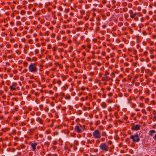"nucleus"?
<instances>
[{
    "mask_svg": "<svg viewBox=\"0 0 156 156\" xmlns=\"http://www.w3.org/2000/svg\"><path fill=\"white\" fill-rule=\"evenodd\" d=\"M138 77V76L137 75H136L134 76V80L137 79Z\"/></svg>",
    "mask_w": 156,
    "mask_h": 156,
    "instance_id": "55",
    "label": "nucleus"
},
{
    "mask_svg": "<svg viewBox=\"0 0 156 156\" xmlns=\"http://www.w3.org/2000/svg\"><path fill=\"white\" fill-rule=\"evenodd\" d=\"M144 97L143 96H141L140 98V100L142 101L144 99Z\"/></svg>",
    "mask_w": 156,
    "mask_h": 156,
    "instance_id": "53",
    "label": "nucleus"
},
{
    "mask_svg": "<svg viewBox=\"0 0 156 156\" xmlns=\"http://www.w3.org/2000/svg\"><path fill=\"white\" fill-rule=\"evenodd\" d=\"M105 138H106L105 137H102L101 139V140L102 142H104L105 140Z\"/></svg>",
    "mask_w": 156,
    "mask_h": 156,
    "instance_id": "45",
    "label": "nucleus"
},
{
    "mask_svg": "<svg viewBox=\"0 0 156 156\" xmlns=\"http://www.w3.org/2000/svg\"><path fill=\"white\" fill-rule=\"evenodd\" d=\"M130 138L132 139L133 143L137 142L140 141V139L137 133H136L134 135H131Z\"/></svg>",
    "mask_w": 156,
    "mask_h": 156,
    "instance_id": "3",
    "label": "nucleus"
},
{
    "mask_svg": "<svg viewBox=\"0 0 156 156\" xmlns=\"http://www.w3.org/2000/svg\"><path fill=\"white\" fill-rule=\"evenodd\" d=\"M93 136L96 139H99L101 137V134L100 131L98 129H96L92 133Z\"/></svg>",
    "mask_w": 156,
    "mask_h": 156,
    "instance_id": "4",
    "label": "nucleus"
},
{
    "mask_svg": "<svg viewBox=\"0 0 156 156\" xmlns=\"http://www.w3.org/2000/svg\"><path fill=\"white\" fill-rule=\"evenodd\" d=\"M14 15H15V14L14 13H13V12L11 14V17L12 18L14 17L15 16Z\"/></svg>",
    "mask_w": 156,
    "mask_h": 156,
    "instance_id": "64",
    "label": "nucleus"
},
{
    "mask_svg": "<svg viewBox=\"0 0 156 156\" xmlns=\"http://www.w3.org/2000/svg\"><path fill=\"white\" fill-rule=\"evenodd\" d=\"M14 30L15 32H16L18 30V28L17 27H15L14 28Z\"/></svg>",
    "mask_w": 156,
    "mask_h": 156,
    "instance_id": "63",
    "label": "nucleus"
},
{
    "mask_svg": "<svg viewBox=\"0 0 156 156\" xmlns=\"http://www.w3.org/2000/svg\"><path fill=\"white\" fill-rule=\"evenodd\" d=\"M28 42L30 44H32L33 43V41L31 39H30L28 40Z\"/></svg>",
    "mask_w": 156,
    "mask_h": 156,
    "instance_id": "35",
    "label": "nucleus"
},
{
    "mask_svg": "<svg viewBox=\"0 0 156 156\" xmlns=\"http://www.w3.org/2000/svg\"><path fill=\"white\" fill-rule=\"evenodd\" d=\"M21 24V23L20 21H18L16 22V25L17 26H20Z\"/></svg>",
    "mask_w": 156,
    "mask_h": 156,
    "instance_id": "22",
    "label": "nucleus"
},
{
    "mask_svg": "<svg viewBox=\"0 0 156 156\" xmlns=\"http://www.w3.org/2000/svg\"><path fill=\"white\" fill-rule=\"evenodd\" d=\"M37 62L31 63L30 64L28 67V70L30 72L35 73L37 72Z\"/></svg>",
    "mask_w": 156,
    "mask_h": 156,
    "instance_id": "1",
    "label": "nucleus"
},
{
    "mask_svg": "<svg viewBox=\"0 0 156 156\" xmlns=\"http://www.w3.org/2000/svg\"><path fill=\"white\" fill-rule=\"evenodd\" d=\"M131 106L132 108H134L136 106V104L134 103H132Z\"/></svg>",
    "mask_w": 156,
    "mask_h": 156,
    "instance_id": "39",
    "label": "nucleus"
},
{
    "mask_svg": "<svg viewBox=\"0 0 156 156\" xmlns=\"http://www.w3.org/2000/svg\"><path fill=\"white\" fill-rule=\"evenodd\" d=\"M107 2L106 0H102V3L104 4H105Z\"/></svg>",
    "mask_w": 156,
    "mask_h": 156,
    "instance_id": "42",
    "label": "nucleus"
},
{
    "mask_svg": "<svg viewBox=\"0 0 156 156\" xmlns=\"http://www.w3.org/2000/svg\"><path fill=\"white\" fill-rule=\"evenodd\" d=\"M108 102L110 103H111L112 102V100L110 99H108Z\"/></svg>",
    "mask_w": 156,
    "mask_h": 156,
    "instance_id": "56",
    "label": "nucleus"
},
{
    "mask_svg": "<svg viewBox=\"0 0 156 156\" xmlns=\"http://www.w3.org/2000/svg\"><path fill=\"white\" fill-rule=\"evenodd\" d=\"M10 129L8 128H4L2 129V130L4 132H5L6 131Z\"/></svg>",
    "mask_w": 156,
    "mask_h": 156,
    "instance_id": "15",
    "label": "nucleus"
},
{
    "mask_svg": "<svg viewBox=\"0 0 156 156\" xmlns=\"http://www.w3.org/2000/svg\"><path fill=\"white\" fill-rule=\"evenodd\" d=\"M32 86L33 87L35 88L36 87V84H35L34 83H33L32 84Z\"/></svg>",
    "mask_w": 156,
    "mask_h": 156,
    "instance_id": "57",
    "label": "nucleus"
},
{
    "mask_svg": "<svg viewBox=\"0 0 156 156\" xmlns=\"http://www.w3.org/2000/svg\"><path fill=\"white\" fill-rule=\"evenodd\" d=\"M100 150L104 152H106L109 149V147L107 144L105 143H101L99 147Z\"/></svg>",
    "mask_w": 156,
    "mask_h": 156,
    "instance_id": "2",
    "label": "nucleus"
},
{
    "mask_svg": "<svg viewBox=\"0 0 156 156\" xmlns=\"http://www.w3.org/2000/svg\"><path fill=\"white\" fill-rule=\"evenodd\" d=\"M152 18L155 21H156V16H153L152 17Z\"/></svg>",
    "mask_w": 156,
    "mask_h": 156,
    "instance_id": "43",
    "label": "nucleus"
},
{
    "mask_svg": "<svg viewBox=\"0 0 156 156\" xmlns=\"http://www.w3.org/2000/svg\"><path fill=\"white\" fill-rule=\"evenodd\" d=\"M153 121L154 122L156 121V115H154L153 118Z\"/></svg>",
    "mask_w": 156,
    "mask_h": 156,
    "instance_id": "37",
    "label": "nucleus"
},
{
    "mask_svg": "<svg viewBox=\"0 0 156 156\" xmlns=\"http://www.w3.org/2000/svg\"><path fill=\"white\" fill-rule=\"evenodd\" d=\"M71 98V96L69 95L68 96H66L65 97V99H69Z\"/></svg>",
    "mask_w": 156,
    "mask_h": 156,
    "instance_id": "24",
    "label": "nucleus"
},
{
    "mask_svg": "<svg viewBox=\"0 0 156 156\" xmlns=\"http://www.w3.org/2000/svg\"><path fill=\"white\" fill-rule=\"evenodd\" d=\"M101 106L102 108H105L107 107V105L105 103H103L102 104Z\"/></svg>",
    "mask_w": 156,
    "mask_h": 156,
    "instance_id": "16",
    "label": "nucleus"
},
{
    "mask_svg": "<svg viewBox=\"0 0 156 156\" xmlns=\"http://www.w3.org/2000/svg\"><path fill=\"white\" fill-rule=\"evenodd\" d=\"M39 107L40 109H43V105H40L39 106Z\"/></svg>",
    "mask_w": 156,
    "mask_h": 156,
    "instance_id": "44",
    "label": "nucleus"
},
{
    "mask_svg": "<svg viewBox=\"0 0 156 156\" xmlns=\"http://www.w3.org/2000/svg\"><path fill=\"white\" fill-rule=\"evenodd\" d=\"M85 7L86 9H88L89 8L90 6L88 4H86L85 5Z\"/></svg>",
    "mask_w": 156,
    "mask_h": 156,
    "instance_id": "36",
    "label": "nucleus"
},
{
    "mask_svg": "<svg viewBox=\"0 0 156 156\" xmlns=\"http://www.w3.org/2000/svg\"><path fill=\"white\" fill-rule=\"evenodd\" d=\"M37 143L36 142H34L31 144V147L32 148V150L34 151H35L36 149V147L37 145Z\"/></svg>",
    "mask_w": 156,
    "mask_h": 156,
    "instance_id": "9",
    "label": "nucleus"
},
{
    "mask_svg": "<svg viewBox=\"0 0 156 156\" xmlns=\"http://www.w3.org/2000/svg\"><path fill=\"white\" fill-rule=\"evenodd\" d=\"M150 91L149 90H147L145 91V93L147 95H149L150 94L149 92Z\"/></svg>",
    "mask_w": 156,
    "mask_h": 156,
    "instance_id": "20",
    "label": "nucleus"
},
{
    "mask_svg": "<svg viewBox=\"0 0 156 156\" xmlns=\"http://www.w3.org/2000/svg\"><path fill=\"white\" fill-rule=\"evenodd\" d=\"M100 143V141L99 140H96V143L97 144H99Z\"/></svg>",
    "mask_w": 156,
    "mask_h": 156,
    "instance_id": "40",
    "label": "nucleus"
},
{
    "mask_svg": "<svg viewBox=\"0 0 156 156\" xmlns=\"http://www.w3.org/2000/svg\"><path fill=\"white\" fill-rule=\"evenodd\" d=\"M23 65L25 67H27L28 66V63L26 62H23Z\"/></svg>",
    "mask_w": 156,
    "mask_h": 156,
    "instance_id": "17",
    "label": "nucleus"
},
{
    "mask_svg": "<svg viewBox=\"0 0 156 156\" xmlns=\"http://www.w3.org/2000/svg\"><path fill=\"white\" fill-rule=\"evenodd\" d=\"M13 13L15 14H18L19 13V12L18 11L15 10L13 12Z\"/></svg>",
    "mask_w": 156,
    "mask_h": 156,
    "instance_id": "30",
    "label": "nucleus"
},
{
    "mask_svg": "<svg viewBox=\"0 0 156 156\" xmlns=\"http://www.w3.org/2000/svg\"><path fill=\"white\" fill-rule=\"evenodd\" d=\"M22 42L25 43L26 41V39L23 38L21 39V40Z\"/></svg>",
    "mask_w": 156,
    "mask_h": 156,
    "instance_id": "48",
    "label": "nucleus"
},
{
    "mask_svg": "<svg viewBox=\"0 0 156 156\" xmlns=\"http://www.w3.org/2000/svg\"><path fill=\"white\" fill-rule=\"evenodd\" d=\"M57 83L59 85H60L62 83L61 81L60 80H58L57 81Z\"/></svg>",
    "mask_w": 156,
    "mask_h": 156,
    "instance_id": "34",
    "label": "nucleus"
},
{
    "mask_svg": "<svg viewBox=\"0 0 156 156\" xmlns=\"http://www.w3.org/2000/svg\"><path fill=\"white\" fill-rule=\"evenodd\" d=\"M129 32L130 34H132L133 32V30L132 29H130V28H129Z\"/></svg>",
    "mask_w": 156,
    "mask_h": 156,
    "instance_id": "28",
    "label": "nucleus"
},
{
    "mask_svg": "<svg viewBox=\"0 0 156 156\" xmlns=\"http://www.w3.org/2000/svg\"><path fill=\"white\" fill-rule=\"evenodd\" d=\"M109 72L107 71H105L104 76L102 77V80L103 81H109L110 80H112V79L109 77L108 75H109Z\"/></svg>",
    "mask_w": 156,
    "mask_h": 156,
    "instance_id": "6",
    "label": "nucleus"
},
{
    "mask_svg": "<svg viewBox=\"0 0 156 156\" xmlns=\"http://www.w3.org/2000/svg\"><path fill=\"white\" fill-rule=\"evenodd\" d=\"M28 130L30 131L29 133L30 135H32L33 134L34 132L35 131V130L34 128H30L28 129Z\"/></svg>",
    "mask_w": 156,
    "mask_h": 156,
    "instance_id": "11",
    "label": "nucleus"
},
{
    "mask_svg": "<svg viewBox=\"0 0 156 156\" xmlns=\"http://www.w3.org/2000/svg\"><path fill=\"white\" fill-rule=\"evenodd\" d=\"M156 131L154 130H151L149 131V135L150 136H152L153 135V134L156 133Z\"/></svg>",
    "mask_w": 156,
    "mask_h": 156,
    "instance_id": "12",
    "label": "nucleus"
},
{
    "mask_svg": "<svg viewBox=\"0 0 156 156\" xmlns=\"http://www.w3.org/2000/svg\"><path fill=\"white\" fill-rule=\"evenodd\" d=\"M113 95V94L112 93H109L108 94V96H109V97H112Z\"/></svg>",
    "mask_w": 156,
    "mask_h": 156,
    "instance_id": "52",
    "label": "nucleus"
},
{
    "mask_svg": "<svg viewBox=\"0 0 156 156\" xmlns=\"http://www.w3.org/2000/svg\"><path fill=\"white\" fill-rule=\"evenodd\" d=\"M119 46L120 48H122L124 47V45L122 44H120L119 45Z\"/></svg>",
    "mask_w": 156,
    "mask_h": 156,
    "instance_id": "47",
    "label": "nucleus"
},
{
    "mask_svg": "<svg viewBox=\"0 0 156 156\" xmlns=\"http://www.w3.org/2000/svg\"><path fill=\"white\" fill-rule=\"evenodd\" d=\"M74 130L75 131L78 133H80L82 132V130L80 129V127L78 126H76L75 127Z\"/></svg>",
    "mask_w": 156,
    "mask_h": 156,
    "instance_id": "8",
    "label": "nucleus"
},
{
    "mask_svg": "<svg viewBox=\"0 0 156 156\" xmlns=\"http://www.w3.org/2000/svg\"><path fill=\"white\" fill-rule=\"evenodd\" d=\"M101 134V136H104L105 138H107L108 136L106 133L105 131L103 132Z\"/></svg>",
    "mask_w": 156,
    "mask_h": 156,
    "instance_id": "14",
    "label": "nucleus"
},
{
    "mask_svg": "<svg viewBox=\"0 0 156 156\" xmlns=\"http://www.w3.org/2000/svg\"><path fill=\"white\" fill-rule=\"evenodd\" d=\"M129 12L130 14V15L132 14L133 13V11L132 10H129Z\"/></svg>",
    "mask_w": 156,
    "mask_h": 156,
    "instance_id": "49",
    "label": "nucleus"
},
{
    "mask_svg": "<svg viewBox=\"0 0 156 156\" xmlns=\"http://www.w3.org/2000/svg\"><path fill=\"white\" fill-rule=\"evenodd\" d=\"M55 33H52L51 34V37L52 38L55 37Z\"/></svg>",
    "mask_w": 156,
    "mask_h": 156,
    "instance_id": "26",
    "label": "nucleus"
},
{
    "mask_svg": "<svg viewBox=\"0 0 156 156\" xmlns=\"http://www.w3.org/2000/svg\"><path fill=\"white\" fill-rule=\"evenodd\" d=\"M140 125L136 124L132 126L131 128V129L132 130L137 131L140 129Z\"/></svg>",
    "mask_w": 156,
    "mask_h": 156,
    "instance_id": "7",
    "label": "nucleus"
},
{
    "mask_svg": "<svg viewBox=\"0 0 156 156\" xmlns=\"http://www.w3.org/2000/svg\"><path fill=\"white\" fill-rule=\"evenodd\" d=\"M145 102L146 103H147L148 101L149 100V98H147L145 99Z\"/></svg>",
    "mask_w": 156,
    "mask_h": 156,
    "instance_id": "25",
    "label": "nucleus"
},
{
    "mask_svg": "<svg viewBox=\"0 0 156 156\" xmlns=\"http://www.w3.org/2000/svg\"><path fill=\"white\" fill-rule=\"evenodd\" d=\"M55 64L57 66H58L60 69H62L63 68L62 65L58 62H55Z\"/></svg>",
    "mask_w": 156,
    "mask_h": 156,
    "instance_id": "13",
    "label": "nucleus"
},
{
    "mask_svg": "<svg viewBox=\"0 0 156 156\" xmlns=\"http://www.w3.org/2000/svg\"><path fill=\"white\" fill-rule=\"evenodd\" d=\"M34 121V118H32L31 119L30 123H33Z\"/></svg>",
    "mask_w": 156,
    "mask_h": 156,
    "instance_id": "58",
    "label": "nucleus"
},
{
    "mask_svg": "<svg viewBox=\"0 0 156 156\" xmlns=\"http://www.w3.org/2000/svg\"><path fill=\"white\" fill-rule=\"evenodd\" d=\"M152 68L153 70H156V66H152Z\"/></svg>",
    "mask_w": 156,
    "mask_h": 156,
    "instance_id": "62",
    "label": "nucleus"
},
{
    "mask_svg": "<svg viewBox=\"0 0 156 156\" xmlns=\"http://www.w3.org/2000/svg\"><path fill=\"white\" fill-rule=\"evenodd\" d=\"M54 92L52 90H50L49 91L48 93L50 94H53Z\"/></svg>",
    "mask_w": 156,
    "mask_h": 156,
    "instance_id": "46",
    "label": "nucleus"
},
{
    "mask_svg": "<svg viewBox=\"0 0 156 156\" xmlns=\"http://www.w3.org/2000/svg\"><path fill=\"white\" fill-rule=\"evenodd\" d=\"M6 47L7 48H10L11 47V45L9 44H7Z\"/></svg>",
    "mask_w": 156,
    "mask_h": 156,
    "instance_id": "41",
    "label": "nucleus"
},
{
    "mask_svg": "<svg viewBox=\"0 0 156 156\" xmlns=\"http://www.w3.org/2000/svg\"><path fill=\"white\" fill-rule=\"evenodd\" d=\"M148 54V52L147 51H145L143 55L145 56H146Z\"/></svg>",
    "mask_w": 156,
    "mask_h": 156,
    "instance_id": "54",
    "label": "nucleus"
},
{
    "mask_svg": "<svg viewBox=\"0 0 156 156\" xmlns=\"http://www.w3.org/2000/svg\"><path fill=\"white\" fill-rule=\"evenodd\" d=\"M20 147L22 148V149H24L25 148V145L23 144H21L20 145Z\"/></svg>",
    "mask_w": 156,
    "mask_h": 156,
    "instance_id": "18",
    "label": "nucleus"
},
{
    "mask_svg": "<svg viewBox=\"0 0 156 156\" xmlns=\"http://www.w3.org/2000/svg\"><path fill=\"white\" fill-rule=\"evenodd\" d=\"M135 15H134V14L133 13L132 14H130V17L131 18H134L135 17Z\"/></svg>",
    "mask_w": 156,
    "mask_h": 156,
    "instance_id": "27",
    "label": "nucleus"
},
{
    "mask_svg": "<svg viewBox=\"0 0 156 156\" xmlns=\"http://www.w3.org/2000/svg\"><path fill=\"white\" fill-rule=\"evenodd\" d=\"M28 70L27 69H24L23 70V72L24 73H26L27 72Z\"/></svg>",
    "mask_w": 156,
    "mask_h": 156,
    "instance_id": "50",
    "label": "nucleus"
},
{
    "mask_svg": "<svg viewBox=\"0 0 156 156\" xmlns=\"http://www.w3.org/2000/svg\"><path fill=\"white\" fill-rule=\"evenodd\" d=\"M142 34L144 35H146L147 34V33L146 31L145 30H143L142 32Z\"/></svg>",
    "mask_w": 156,
    "mask_h": 156,
    "instance_id": "31",
    "label": "nucleus"
},
{
    "mask_svg": "<svg viewBox=\"0 0 156 156\" xmlns=\"http://www.w3.org/2000/svg\"><path fill=\"white\" fill-rule=\"evenodd\" d=\"M101 54L103 56H105L106 54V53L105 51H103L102 52Z\"/></svg>",
    "mask_w": 156,
    "mask_h": 156,
    "instance_id": "61",
    "label": "nucleus"
},
{
    "mask_svg": "<svg viewBox=\"0 0 156 156\" xmlns=\"http://www.w3.org/2000/svg\"><path fill=\"white\" fill-rule=\"evenodd\" d=\"M52 139V137L51 136H49L48 137V139L49 140H51Z\"/></svg>",
    "mask_w": 156,
    "mask_h": 156,
    "instance_id": "59",
    "label": "nucleus"
},
{
    "mask_svg": "<svg viewBox=\"0 0 156 156\" xmlns=\"http://www.w3.org/2000/svg\"><path fill=\"white\" fill-rule=\"evenodd\" d=\"M37 121L41 124H43L44 122L43 120L40 118H37Z\"/></svg>",
    "mask_w": 156,
    "mask_h": 156,
    "instance_id": "10",
    "label": "nucleus"
},
{
    "mask_svg": "<svg viewBox=\"0 0 156 156\" xmlns=\"http://www.w3.org/2000/svg\"><path fill=\"white\" fill-rule=\"evenodd\" d=\"M44 145L46 146L47 147H48L49 145H50V143L49 142L47 141L44 143Z\"/></svg>",
    "mask_w": 156,
    "mask_h": 156,
    "instance_id": "23",
    "label": "nucleus"
},
{
    "mask_svg": "<svg viewBox=\"0 0 156 156\" xmlns=\"http://www.w3.org/2000/svg\"><path fill=\"white\" fill-rule=\"evenodd\" d=\"M49 108L47 107H46L44 108V110L45 112H48V111Z\"/></svg>",
    "mask_w": 156,
    "mask_h": 156,
    "instance_id": "51",
    "label": "nucleus"
},
{
    "mask_svg": "<svg viewBox=\"0 0 156 156\" xmlns=\"http://www.w3.org/2000/svg\"><path fill=\"white\" fill-rule=\"evenodd\" d=\"M128 10V9L127 8H124L123 9V11L124 12H126Z\"/></svg>",
    "mask_w": 156,
    "mask_h": 156,
    "instance_id": "38",
    "label": "nucleus"
},
{
    "mask_svg": "<svg viewBox=\"0 0 156 156\" xmlns=\"http://www.w3.org/2000/svg\"><path fill=\"white\" fill-rule=\"evenodd\" d=\"M26 13V11L24 10H22L20 12V14L22 15H24Z\"/></svg>",
    "mask_w": 156,
    "mask_h": 156,
    "instance_id": "21",
    "label": "nucleus"
},
{
    "mask_svg": "<svg viewBox=\"0 0 156 156\" xmlns=\"http://www.w3.org/2000/svg\"><path fill=\"white\" fill-rule=\"evenodd\" d=\"M133 18L134 19V20L136 21H137L139 19L138 17L136 16H135L134 18Z\"/></svg>",
    "mask_w": 156,
    "mask_h": 156,
    "instance_id": "32",
    "label": "nucleus"
},
{
    "mask_svg": "<svg viewBox=\"0 0 156 156\" xmlns=\"http://www.w3.org/2000/svg\"><path fill=\"white\" fill-rule=\"evenodd\" d=\"M9 89L10 91H13V90H19L20 87L18 86V84L16 82H13L12 83V85L9 86Z\"/></svg>",
    "mask_w": 156,
    "mask_h": 156,
    "instance_id": "5",
    "label": "nucleus"
},
{
    "mask_svg": "<svg viewBox=\"0 0 156 156\" xmlns=\"http://www.w3.org/2000/svg\"><path fill=\"white\" fill-rule=\"evenodd\" d=\"M76 30L77 31H82V28L81 27H78L76 28Z\"/></svg>",
    "mask_w": 156,
    "mask_h": 156,
    "instance_id": "19",
    "label": "nucleus"
},
{
    "mask_svg": "<svg viewBox=\"0 0 156 156\" xmlns=\"http://www.w3.org/2000/svg\"><path fill=\"white\" fill-rule=\"evenodd\" d=\"M152 38L153 39H156V35H153Z\"/></svg>",
    "mask_w": 156,
    "mask_h": 156,
    "instance_id": "60",
    "label": "nucleus"
},
{
    "mask_svg": "<svg viewBox=\"0 0 156 156\" xmlns=\"http://www.w3.org/2000/svg\"><path fill=\"white\" fill-rule=\"evenodd\" d=\"M26 59L29 61H30V62L31 61V58L30 57H27V58H26Z\"/></svg>",
    "mask_w": 156,
    "mask_h": 156,
    "instance_id": "33",
    "label": "nucleus"
},
{
    "mask_svg": "<svg viewBox=\"0 0 156 156\" xmlns=\"http://www.w3.org/2000/svg\"><path fill=\"white\" fill-rule=\"evenodd\" d=\"M80 13H81V14H83V15L85 13V11L83 10H81L80 11Z\"/></svg>",
    "mask_w": 156,
    "mask_h": 156,
    "instance_id": "29",
    "label": "nucleus"
}]
</instances>
